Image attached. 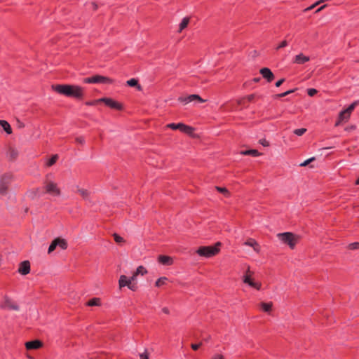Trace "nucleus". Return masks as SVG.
<instances>
[{"mask_svg": "<svg viewBox=\"0 0 359 359\" xmlns=\"http://www.w3.org/2000/svg\"><path fill=\"white\" fill-rule=\"evenodd\" d=\"M19 127L22 128V127H24V125L22 123H20Z\"/></svg>", "mask_w": 359, "mask_h": 359, "instance_id": "obj_62", "label": "nucleus"}, {"mask_svg": "<svg viewBox=\"0 0 359 359\" xmlns=\"http://www.w3.org/2000/svg\"><path fill=\"white\" fill-rule=\"evenodd\" d=\"M259 80H260V78H255V79H254V81L255 82H258V81H259Z\"/></svg>", "mask_w": 359, "mask_h": 359, "instance_id": "obj_60", "label": "nucleus"}, {"mask_svg": "<svg viewBox=\"0 0 359 359\" xmlns=\"http://www.w3.org/2000/svg\"><path fill=\"white\" fill-rule=\"evenodd\" d=\"M2 309L18 311L20 306L18 304L8 296H4L2 303L0 304Z\"/></svg>", "mask_w": 359, "mask_h": 359, "instance_id": "obj_7", "label": "nucleus"}, {"mask_svg": "<svg viewBox=\"0 0 359 359\" xmlns=\"http://www.w3.org/2000/svg\"><path fill=\"white\" fill-rule=\"evenodd\" d=\"M244 244L245 245H248V246H250L253 248V250L256 252H259L260 251V246L258 244V243L252 239V238H248L245 243Z\"/></svg>", "mask_w": 359, "mask_h": 359, "instance_id": "obj_14", "label": "nucleus"}, {"mask_svg": "<svg viewBox=\"0 0 359 359\" xmlns=\"http://www.w3.org/2000/svg\"><path fill=\"white\" fill-rule=\"evenodd\" d=\"M178 100L180 102H182V103H184V104H187L189 102V100L187 99V97H183V96H181L178 98Z\"/></svg>", "mask_w": 359, "mask_h": 359, "instance_id": "obj_43", "label": "nucleus"}, {"mask_svg": "<svg viewBox=\"0 0 359 359\" xmlns=\"http://www.w3.org/2000/svg\"><path fill=\"white\" fill-rule=\"evenodd\" d=\"M201 344H202L201 343L197 344H192L191 346L193 350L196 351L201 346Z\"/></svg>", "mask_w": 359, "mask_h": 359, "instance_id": "obj_49", "label": "nucleus"}, {"mask_svg": "<svg viewBox=\"0 0 359 359\" xmlns=\"http://www.w3.org/2000/svg\"><path fill=\"white\" fill-rule=\"evenodd\" d=\"M309 60H310L309 57L306 56L301 53L294 57V63L302 65V64H304L305 62H306Z\"/></svg>", "mask_w": 359, "mask_h": 359, "instance_id": "obj_17", "label": "nucleus"}, {"mask_svg": "<svg viewBox=\"0 0 359 359\" xmlns=\"http://www.w3.org/2000/svg\"><path fill=\"white\" fill-rule=\"evenodd\" d=\"M212 359H223V356L222 355L218 354V355H215L212 358Z\"/></svg>", "mask_w": 359, "mask_h": 359, "instance_id": "obj_53", "label": "nucleus"}, {"mask_svg": "<svg viewBox=\"0 0 359 359\" xmlns=\"http://www.w3.org/2000/svg\"><path fill=\"white\" fill-rule=\"evenodd\" d=\"M127 84L131 87H136L138 90H142V87L138 84V81L136 79H131L127 81Z\"/></svg>", "mask_w": 359, "mask_h": 359, "instance_id": "obj_23", "label": "nucleus"}, {"mask_svg": "<svg viewBox=\"0 0 359 359\" xmlns=\"http://www.w3.org/2000/svg\"><path fill=\"white\" fill-rule=\"evenodd\" d=\"M163 312L166 313V314H168L169 313V310L168 308L165 307L162 309Z\"/></svg>", "mask_w": 359, "mask_h": 359, "instance_id": "obj_56", "label": "nucleus"}, {"mask_svg": "<svg viewBox=\"0 0 359 359\" xmlns=\"http://www.w3.org/2000/svg\"><path fill=\"white\" fill-rule=\"evenodd\" d=\"M130 283L131 282H130V279L126 276H125V275L120 276L119 280H118V286H119L120 289H121L124 287H128Z\"/></svg>", "mask_w": 359, "mask_h": 359, "instance_id": "obj_15", "label": "nucleus"}, {"mask_svg": "<svg viewBox=\"0 0 359 359\" xmlns=\"http://www.w3.org/2000/svg\"><path fill=\"white\" fill-rule=\"evenodd\" d=\"M96 102H104L107 106L117 110L123 109L122 104L111 98L103 97L96 100Z\"/></svg>", "mask_w": 359, "mask_h": 359, "instance_id": "obj_9", "label": "nucleus"}, {"mask_svg": "<svg viewBox=\"0 0 359 359\" xmlns=\"http://www.w3.org/2000/svg\"><path fill=\"white\" fill-rule=\"evenodd\" d=\"M44 188L46 193L53 196H60L61 195V191L57 184L52 180H46L44 182Z\"/></svg>", "mask_w": 359, "mask_h": 359, "instance_id": "obj_5", "label": "nucleus"}, {"mask_svg": "<svg viewBox=\"0 0 359 359\" xmlns=\"http://www.w3.org/2000/svg\"><path fill=\"white\" fill-rule=\"evenodd\" d=\"M287 46V41L286 40L283 41L277 47L276 50H279Z\"/></svg>", "mask_w": 359, "mask_h": 359, "instance_id": "obj_42", "label": "nucleus"}, {"mask_svg": "<svg viewBox=\"0 0 359 359\" xmlns=\"http://www.w3.org/2000/svg\"><path fill=\"white\" fill-rule=\"evenodd\" d=\"M355 129H356V126L355 125H351V126H349L346 127L345 128V130L348 131V132H351V131L355 130Z\"/></svg>", "mask_w": 359, "mask_h": 359, "instance_id": "obj_48", "label": "nucleus"}, {"mask_svg": "<svg viewBox=\"0 0 359 359\" xmlns=\"http://www.w3.org/2000/svg\"><path fill=\"white\" fill-rule=\"evenodd\" d=\"M221 243L217 242L213 246H201L198 248L196 253L206 258L212 257L219 253Z\"/></svg>", "mask_w": 359, "mask_h": 359, "instance_id": "obj_3", "label": "nucleus"}, {"mask_svg": "<svg viewBox=\"0 0 359 359\" xmlns=\"http://www.w3.org/2000/svg\"><path fill=\"white\" fill-rule=\"evenodd\" d=\"M43 346V344L39 340H34L27 341L25 343V347L28 350L31 349H38Z\"/></svg>", "mask_w": 359, "mask_h": 359, "instance_id": "obj_13", "label": "nucleus"}, {"mask_svg": "<svg viewBox=\"0 0 359 359\" xmlns=\"http://www.w3.org/2000/svg\"><path fill=\"white\" fill-rule=\"evenodd\" d=\"M12 175L6 174L0 180V194H4L7 190V184L12 180Z\"/></svg>", "mask_w": 359, "mask_h": 359, "instance_id": "obj_10", "label": "nucleus"}, {"mask_svg": "<svg viewBox=\"0 0 359 359\" xmlns=\"http://www.w3.org/2000/svg\"><path fill=\"white\" fill-rule=\"evenodd\" d=\"M30 271V264L29 261H24L20 264L18 272L22 275L28 274Z\"/></svg>", "mask_w": 359, "mask_h": 359, "instance_id": "obj_12", "label": "nucleus"}, {"mask_svg": "<svg viewBox=\"0 0 359 359\" xmlns=\"http://www.w3.org/2000/svg\"><path fill=\"white\" fill-rule=\"evenodd\" d=\"M260 74L262 75V76L266 79L268 82H271L274 79V75L273 72L271 71L270 69L267 67L262 68L259 71Z\"/></svg>", "mask_w": 359, "mask_h": 359, "instance_id": "obj_11", "label": "nucleus"}, {"mask_svg": "<svg viewBox=\"0 0 359 359\" xmlns=\"http://www.w3.org/2000/svg\"><path fill=\"white\" fill-rule=\"evenodd\" d=\"M341 121H339V120L337 121V123H336L335 126H338L340 124V123H341Z\"/></svg>", "mask_w": 359, "mask_h": 359, "instance_id": "obj_61", "label": "nucleus"}, {"mask_svg": "<svg viewBox=\"0 0 359 359\" xmlns=\"http://www.w3.org/2000/svg\"><path fill=\"white\" fill-rule=\"evenodd\" d=\"M96 103H97V102H96V100H95V101H93V102H86V104H87V105H93V104H96Z\"/></svg>", "mask_w": 359, "mask_h": 359, "instance_id": "obj_57", "label": "nucleus"}, {"mask_svg": "<svg viewBox=\"0 0 359 359\" xmlns=\"http://www.w3.org/2000/svg\"><path fill=\"white\" fill-rule=\"evenodd\" d=\"M315 8V5H311V6L308 7L307 8L305 9V11H311L312 9H313Z\"/></svg>", "mask_w": 359, "mask_h": 359, "instance_id": "obj_54", "label": "nucleus"}, {"mask_svg": "<svg viewBox=\"0 0 359 359\" xmlns=\"http://www.w3.org/2000/svg\"><path fill=\"white\" fill-rule=\"evenodd\" d=\"M358 101L353 102L347 109H346V112H348V114H351V112L353 111L355 107L358 104Z\"/></svg>", "mask_w": 359, "mask_h": 359, "instance_id": "obj_37", "label": "nucleus"}, {"mask_svg": "<svg viewBox=\"0 0 359 359\" xmlns=\"http://www.w3.org/2000/svg\"><path fill=\"white\" fill-rule=\"evenodd\" d=\"M277 237L283 243L287 245L291 249L294 248L300 238L299 236L291 232L278 233Z\"/></svg>", "mask_w": 359, "mask_h": 359, "instance_id": "obj_2", "label": "nucleus"}, {"mask_svg": "<svg viewBox=\"0 0 359 359\" xmlns=\"http://www.w3.org/2000/svg\"><path fill=\"white\" fill-rule=\"evenodd\" d=\"M254 97H255L254 95H249L245 98H243L241 100H238V104L245 105V100H247L249 102H251L254 99Z\"/></svg>", "mask_w": 359, "mask_h": 359, "instance_id": "obj_31", "label": "nucleus"}, {"mask_svg": "<svg viewBox=\"0 0 359 359\" xmlns=\"http://www.w3.org/2000/svg\"><path fill=\"white\" fill-rule=\"evenodd\" d=\"M285 79H280L279 81H278L276 83V87H280L282 83L284 82Z\"/></svg>", "mask_w": 359, "mask_h": 359, "instance_id": "obj_52", "label": "nucleus"}, {"mask_svg": "<svg viewBox=\"0 0 359 359\" xmlns=\"http://www.w3.org/2000/svg\"><path fill=\"white\" fill-rule=\"evenodd\" d=\"M100 304L101 300L100 298H93L87 303V305L89 306H100Z\"/></svg>", "mask_w": 359, "mask_h": 359, "instance_id": "obj_27", "label": "nucleus"}, {"mask_svg": "<svg viewBox=\"0 0 359 359\" xmlns=\"http://www.w3.org/2000/svg\"><path fill=\"white\" fill-rule=\"evenodd\" d=\"M190 18L189 17H185L182 19V22L179 25L178 32H182L189 25Z\"/></svg>", "mask_w": 359, "mask_h": 359, "instance_id": "obj_19", "label": "nucleus"}, {"mask_svg": "<svg viewBox=\"0 0 359 359\" xmlns=\"http://www.w3.org/2000/svg\"><path fill=\"white\" fill-rule=\"evenodd\" d=\"M187 99L189 100V102H193V101H195V100H198V102H205V100L202 99L199 95H190L189 96H187Z\"/></svg>", "mask_w": 359, "mask_h": 359, "instance_id": "obj_26", "label": "nucleus"}, {"mask_svg": "<svg viewBox=\"0 0 359 359\" xmlns=\"http://www.w3.org/2000/svg\"><path fill=\"white\" fill-rule=\"evenodd\" d=\"M325 7H326V5H323L321 7H320L319 8H318L316 12L318 13V12L321 11Z\"/></svg>", "mask_w": 359, "mask_h": 359, "instance_id": "obj_55", "label": "nucleus"}, {"mask_svg": "<svg viewBox=\"0 0 359 359\" xmlns=\"http://www.w3.org/2000/svg\"><path fill=\"white\" fill-rule=\"evenodd\" d=\"M77 192L83 198H87L89 196V193L86 189L78 188Z\"/></svg>", "mask_w": 359, "mask_h": 359, "instance_id": "obj_30", "label": "nucleus"}, {"mask_svg": "<svg viewBox=\"0 0 359 359\" xmlns=\"http://www.w3.org/2000/svg\"><path fill=\"white\" fill-rule=\"evenodd\" d=\"M140 359H149V354L147 351L140 354Z\"/></svg>", "mask_w": 359, "mask_h": 359, "instance_id": "obj_45", "label": "nucleus"}, {"mask_svg": "<svg viewBox=\"0 0 359 359\" xmlns=\"http://www.w3.org/2000/svg\"><path fill=\"white\" fill-rule=\"evenodd\" d=\"M53 89L62 95L81 98L83 96V88L74 85H55L52 86Z\"/></svg>", "mask_w": 359, "mask_h": 359, "instance_id": "obj_1", "label": "nucleus"}, {"mask_svg": "<svg viewBox=\"0 0 359 359\" xmlns=\"http://www.w3.org/2000/svg\"><path fill=\"white\" fill-rule=\"evenodd\" d=\"M85 83H111V80L105 76L95 75L92 77L85 78L83 79Z\"/></svg>", "mask_w": 359, "mask_h": 359, "instance_id": "obj_8", "label": "nucleus"}, {"mask_svg": "<svg viewBox=\"0 0 359 359\" xmlns=\"http://www.w3.org/2000/svg\"><path fill=\"white\" fill-rule=\"evenodd\" d=\"M57 247V241H56V238H55L50 243V245L48 248V253L50 254L52 252H53L55 250V248Z\"/></svg>", "mask_w": 359, "mask_h": 359, "instance_id": "obj_33", "label": "nucleus"}, {"mask_svg": "<svg viewBox=\"0 0 359 359\" xmlns=\"http://www.w3.org/2000/svg\"><path fill=\"white\" fill-rule=\"evenodd\" d=\"M357 62H359V60H358Z\"/></svg>", "mask_w": 359, "mask_h": 359, "instance_id": "obj_63", "label": "nucleus"}, {"mask_svg": "<svg viewBox=\"0 0 359 359\" xmlns=\"http://www.w3.org/2000/svg\"><path fill=\"white\" fill-rule=\"evenodd\" d=\"M348 248L350 250H356V249H359V243L358 242H355V243H351L349 245H348Z\"/></svg>", "mask_w": 359, "mask_h": 359, "instance_id": "obj_40", "label": "nucleus"}, {"mask_svg": "<svg viewBox=\"0 0 359 359\" xmlns=\"http://www.w3.org/2000/svg\"><path fill=\"white\" fill-rule=\"evenodd\" d=\"M18 151L13 147H10L8 151V156L11 160H15L18 156Z\"/></svg>", "mask_w": 359, "mask_h": 359, "instance_id": "obj_20", "label": "nucleus"}, {"mask_svg": "<svg viewBox=\"0 0 359 359\" xmlns=\"http://www.w3.org/2000/svg\"><path fill=\"white\" fill-rule=\"evenodd\" d=\"M167 127L169 128H171L172 130H180L181 132L189 135L190 136L194 135V129L189 126H187L184 123H170L167 125Z\"/></svg>", "mask_w": 359, "mask_h": 359, "instance_id": "obj_6", "label": "nucleus"}, {"mask_svg": "<svg viewBox=\"0 0 359 359\" xmlns=\"http://www.w3.org/2000/svg\"><path fill=\"white\" fill-rule=\"evenodd\" d=\"M253 272L250 271V266H248L245 272V274L243 276V281L244 283L249 285L250 287L255 288L257 290H261L262 283L260 282H256L252 278Z\"/></svg>", "mask_w": 359, "mask_h": 359, "instance_id": "obj_4", "label": "nucleus"}, {"mask_svg": "<svg viewBox=\"0 0 359 359\" xmlns=\"http://www.w3.org/2000/svg\"><path fill=\"white\" fill-rule=\"evenodd\" d=\"M358 101L353 102L347 109H346V112H348V114H351V112L353 111L355 107L358 104Z\"/></svg>", "mask_w": 359, "mask_h": 359, "instance_id": "obj_36", "label": "nucleus"}, {"mask_svg": "<svg viewBox=\"0 0 359 359\" xmlns=\"http://www.w3.org/2000/svg\"><path fill=\"white\" fill-rule=\"evenodd\" d=\"M241 154L242 155H251L252 156H258L260 155V153L255 149H249L245 151H242L241 152Z\"/></svg>", "mask_w": 359, "mask_h": 359, "instance_id": "obj_24", "label": "nucleus"}, {"mask_svg": "<svg viewBox=\"0 0 359 359\" xmlns=\"http://www.w3.org/2000/svg\"><path fill=\"white\" fill-rule=\"evenodd\" d=\"M56 241H57V245L59 248H60L61 249L65 250L67 248L68 245H67V242L66 241L65 239L62 238H57Z\"/></svg>", "mask_w": 359, "mask_h": 359, "instance_id": "obj_21", "label": "nucleus"}, {"mask_svg": "<svg viewBox=\"0 0 359 359\" xmlns=\"http://www.w3.org/2000/svg\"><path fill=\"white\" fill-rule=\"evenodd\" d=\"M317 93V90L314 88H310L308 90V95L311 97L315 95Z\"/></svg>", "mask_w": 359, "mask_h": 359, "instance_id": "obj_44", "label": "nucleus"}, {"mask_svg": "<svg viewBox=\"0 0 359 359\" xmlns=\"http://www.w3.org/2000/svg\"><path fill=\"white\" fill-rule=\"evenodd\" d=\"M259 142L261 144H262L264 147H267L269 144V142L264 139L260 140Z\"/></svg>", "mask_w": 359, "mask_h": 359, "instance_id": "obj_51", "label": "nucleus"}, {"mask_svg": "<svg viewBox=\"0 0 359 359\" xmlns=\"http://www.w3.org/2000/svg\"><path fill=\"white\" fill-rule=\"evenodd\" d=\"M215 189L220 193L223 194L226 197L230 196L229 191L224 187H216Z\"/></svg>", "mask_w": 359, "mask_h": 359, "instance_id": "obj_29", "label": "nucleus"}, {"mask_svg": "<svg viewBox=\"0 0 359 359\" xmlns=\"http://www.w3.org/2000/svg\"><path fill=\"white\" fill-rule=\"evenodd\" d=\"M58 159V155H53L50 159L48 160L46 165L47 166L53 165Z\"/></svg>", "mask_w": 359, "mask_h": 359, "instance_id": "obj_32", "label": "nucleus"}, {"mask_svg": "<svg viewBox=\"0 0 359 359\" xmlns=\"http://www.w3.org/2000/svg\"><path fill=\"white\" fill-rule=\"evenodd\" d=\"M91 6H93V9H96L97 8V6L95 3H91Z\"/></svg>", "mask_w": 359, "mask_h": 359, "instance_id": "obj_58", "label": "nucleus"}, {"mask_svg": "<svg viewBox=\"0 0 359 359\" xmlns=\"http://www.w3.org/2000/svg\"><path fill=\"white\" fill-rule=\"evenodd\" d=\"M261 308L262 310L266 313H269L271 311L273 303L271 302H262L260 304Z\"/></svg>", "mask_w": 359, "mask_h": 359, "instance_id": "obj_22", "label": "nucleus"}, {"mask_svg": "<svg viewBox=\"0 0 359 359\" xmlns=\"http://www.w3.org/2000/svg\"><path fill=\"white\" fill-rule=\"evenodd\" d=\"M128 288L133 291H135L137 290V285L133 283H130V285L128 286Z\"/></svg>", "mask_w": 359, "mask_h": 359, "instance_id": "obj_50", "label": "nucleus"}, {"mask_svg": "<svg viewBox=\"0 0 359 359\" xmlns=\"http://www.w3.org/2000/svg\"><path fill=\"white\" fill-rule=\"evenodd\" d=\"M76 142L78 144H83L85 143V140L83 137H78L76 138Z\"/></svg>", "mask_w": 359, "mask_h": 359, "instance_id": "obj_46", "label": "nucleus"}, {"mask_svg": "<svg viewBox=\"0 0 359 359\" xmlns=\"http://www.w3.org/2000/svg\"><path fill=\"white\" fill-rule=\"evenodd\" d=\"M295 90H296V89L290 90H287V91H286L285 93L276 95V97H285V96H286L287 95H290V94L294 93Z\"/></svg>", "mask_w": 359, "mask_h": 359, "instance_id": "obj_39", "label": "nucleus"}, {"mask_svg": "<svg viewBox=\"0 0 359 359\" xmlns=\"http://www.w3.org/2000/svg\"><path fill=\"white\" fill-rule=\"evenodd\" d=\"M138 275L144 276V274L147 273V270L143 266H140L137 268L135 271Z\"/></svg>", "mask_w": 359, "mask_h": 359, "instance_id": "obj_35", "label": "nucleus"}, {"mask_svg": "<svg viewBox=\"0 0 359 359\" xmlns=\"http://www.w3.org/2000/svg\"><path fill=\"white\" fill-rule=\"evenodd\" d=\"M315 158L314 157H312L309 159H307L305 161H304L303 163H302L300 164V166H306L308 165L311 162H312L313 161H314Z\"/></svg>", "mask_w": 359, "mask_h": 359, "instance_id": "obj_41", "label": "nucleus"}, {"mask_svg": "<svg viewBox=\"0 0 359 359\" xmlns=\"http://www.w3.org/2000/svg\"><path fill=\"white\" fill-rule=\"evenodd\" d=\"M221 108H222L224 110H227V109H227V107H226V104L222 105V106L221 107Z\"/></svg>", "mask_w": 359, "mask_h": 359, "instance_id": "obj_59", "label": "nucleus"}, {"mask_svg": "<svg viewBox=\"0 0 359 359\" xmlns=\"http://www.w3.org/2000/svg\"><path fill=\"white\" fill-rule=\"evenodd\" d=\"M306 131V128H299L294 130V133L298 136L303 135Z\"/></svg>", "mask_w": 359, "mask_h": 359, "instance_id": "obj_38", "label": "nucleus"}, {"mask_svg": "<svg viewBox=\"0 0 359 359\" xmlns=\"http://www.w3.org/2000/svg\"><path fill=\"white\" fill-rule=\"evenodd\" d=\"M168 278L166 277H161L156 281V286L161 287L166 283Z\"/></svg>", "mask_w": 359, "mask_h": 359, "instance_id": "obj_28", "label": "nucleus"}, {"mask_svg": "<svg viewBox=\"0 0 359 359\" xmlns=\"http://www.w3.org/2000/svg\"><path fill=\"white\" fill-rule=\"evenodd\" d=\"M137 276H138V274L136 271L133 272L132 276L130 278H129L130 282L133 283V282L135 281Z\"/></svg>", "mask_w": 359, "mask_h": 359, "instance_id": "obj_47", "label": "nucleus"}, {"mask_svg": "<svg viewBox=\"0 0 359 359\" xmlns=\"http://www.w3.org/2000/svg\"><path fill=\"white\" fill-rule=\"evenodd\" d=\"M350 116H351V114H348V112H346V109L341 111L339 115V121H348V118H350Z\"/></svg>", "mask_w": 359, "mask_h": 359, "instance_id": "obj_25", "label": "nucleus"}, {"mask_svg": "<svg viewBox=\"0 0 359 359\" xmlns=\"http://www.w3.org/2000/svg\"><path fill=\"white\" fill-rule=\"evenodd\" d=\"M113 237L114 238L115 242L118 244L125 243L124 238L117 233H114Z\"/></svg>", "mask_w": 359, "mask_h": 359, "instance_id": "obj_34", "label": "nucleus"}, {"mask_svg": "<svg viewBox=\"0 0 359 359\" xmlns=\"http://www.w3.org/2000/svg\"><path fill=\"white\" fill-rule=\"evenodd\" d=\"M0 126L3 128V129L7 134L12 133V128L10 124L6 121L0 120Z\"/></svg>", "mask_w": 359, "mask_h": 359, "instance_id": "obj_18", "label": "nucleus"}, {"mask_svg": "<svg viewBox=\"0 0 359 359\" xmlns=\"http://www.w3.org/2000/svg\"><path fill=\"white\" fill-rule=\"evenodd\" d=\"M158 260L161 264L167 266L172 265L173 263L172 258L166 255H160L158 258Z\"/></svg>", "mask_w": 359, "mask_h": 359, "instance_id": "obj_16", "label": "nucleus"}]
</instances>
